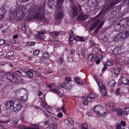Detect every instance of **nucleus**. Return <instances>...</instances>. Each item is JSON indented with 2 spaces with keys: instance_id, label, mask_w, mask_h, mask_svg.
<instances>
[{
  "instance_id": "obj_3",
  "label": "nucleus",
  "mask_w": 129,
  "mask_h": 129,
  "mask_svg": "<svg viewBox=\"0 0 129 129\" xmlns=\"http://www.w3.org/2000/svg\"><path fill=\"white\" fill-rule=\"evenodd\" d=\"M27 12L26 7H21L18 9L16 12V16L21 19H23L25 16V13Z\"/></svg>"
},
{
  "instance_id": "obj_31",
  "label": "nucleus",
  "mask_w": 129,
  "mask_h": 129,
  "mask_svg": "<svg viewBox=\"0 0 129 129\" xmlns=\"http://www.w3.org/2000/svg\"><path fill=\"white\" fill-rule=\"evenodd\" d=\"M115 81L113 80H111L108 83V84L110 86L112 87H113L115 86Z\"/></svg>"
},
{
  "instance_id": "obj_46",
  "label": "nucleus",
  "mask_w": 129,
  "mask_h": 129,
  "mask_svg": "<svg viewBox=\"0 0 129 129\" xmlns=\"http://www.w3.org/2000/svg\"><path fill=\"white\" fill-rule=\"evenodd\" d=\"M66 121H67L71 124L72 125L74 124V122L73 121L71 118L68 119Z\"/></svg>"
},
{
  "instance_id": "obj_2",
  "label": "nucleus",
  "mask_w": 129,
  "mask_h": 129,
  "mask_svg": "<svg viewBox=\"0 0 129 129\" xmlns=\"http://www.w3.org/2000/svg\"><path fill=\"white\" fill-rule=\"evenodd\" d=\"M7 79L12 83L16 82L19 78V75L16 73L13 74L7 73L6 75Z\"/></svg>"
},
{
  "instance_id": "obj_37",
  "label": "nucleus",
  "mask_w": 129,
  "mask_h": 129,
  "mask_svg": "<svg viewBox=\"0 0 129 129\" xmlns=\"http://www.w3.org/2000/svg\"><path fill=\"white\" fill-rule=\"evenodd\" d=\"M101 106L100 105H98L94 107V111L97 114L98 112H99V110L100 107Z\"/></svg>"
},
{
  "instance_id": "obj_40",
  "label": "nucleus",
  "mask_w": 129,
  "mask_h": 129,
  "mask_svg": "<svg viewBox=\"0 0 129 129\" xmlns=\"http://www.w3.org/2000/svg\"><path fill=\"white\" fill-rule=\"evenodd\" d=\"M0 12H1V14L4 15V14L6 12V10L4 7H3L1 8H0Z\"/></svg>"
},
{
  "instance_id": "obj_61",
  "label": "nucleus",
  "mask_w": 129,
  "mask_h": 129,
  "mask_svg": "<svg viewBox=\"0 0 129 129\" xmlns=\"http://www.w3.org/2000/svg\"><path fill=\"white\" fill-rule=\"evenodd\" d=\"M113 6V5H112L111 3H110L109 4L107 7V8L109 10L110 9L111 7Z\"/></svg>"
},
{
  "instance_id": "obj_30",
  "label": "nucleus",
  "mask_w": 129,
  "mask_h": 129,
  "mask_svg": "<svg viewBox=\"0 0 129 129\" xmlns=\"http://www.w3.org/2000/svg\"><path fill=\"white\" fill-rule=\"evenodd\" d=\"M54 0H48V2H47V4L50 8L53 6L55 4V1H54Z\"/></svg>"
},
{
  "instance_id": "obj_48",
  "label": "nucleus",
  "mask_w": 129,
  "mask_h": 129,
  "mask_svg": "<svg viewBox=\"0 0 129 129\" xmlns=\"http://www.w3.org/2000/svg\"><path fill=\"white\" fill-rule=\"evenodd\" d=\"M52 92L60 94V91L59 90L56 89H53L52 91Z\"/></svg>"
},
{
  "instance_id": "obj_27",
  "label": "nucleus",
  "mask_w": 129,
  "mask_h": 129,
  "mask_svg": "<svg viewBox=\"0 0 129 129\" xmlns=\"http://www.w3.org/2000/svg\"><path fill=\"white\" fill-rule=\"evenodd\" d=\"M64 1V0H56L57 7V8H60L62 6Z\"/></svg>"
},
{
  "instance_id": "obj_1",
  "label": "nucleus",
  "mask_w": 129,
  "mask_h": 129,
  "mask_svg": "<svg viewBox=\"0 0 129 129\" xmlns=\"http://www.w3.org/2000/svg\"><path fill=\"white\" fill-rule=\"evenodd\" d=\"M30 8H29L28 10L30 13H36L35 17L38 20L43 21V20H46V18L44 17L43 15L44 14L43 12L42 16H41V13L43 10L42 6L40 5H38L35 6L34 4H32Z\"/></svg>"
},
{
  "instance_id": "obj_10",
  "label": "nucleus",
  "mask_w": 129,
  "mask_h": 129,
  "mask_svg": "<svg viewBox=\"0 0 129 129\" xmlns=\"http://www.w3.org/2000/svg\"><path fill=\"white\" fill-rule=\"evenodd\" d=\"M72 15L74 17H75L78 14V10L76 6L74 5L72 6Z\"/></svg>"
},
{
  "instance_id": "obj_5",
  "label": "nucleus",
  "mask_w": 129,
  "mask_h": 129,
  "mask_svg": "<svg viewBox=\"0 0 129 129\" xmlns=\"http://www.w3.org/2000/svg\"><path fill=\"white\" fill-rule=\"evenodd\" d=\"M120 23L123 30L128 28L129 25V19L127 17L126 19H122L120 20Z\"/></svg>"
},
{
  "instance_id": "obj_19",
  "label": "nucleus",
  "mask_w": 129,
  "mask_h": 129,
  "mask_svg": "<svg viewBox=\"0 0 129 129\" xmlns=\"http://www.w3.org/2000/svg\"><path fill=\"white\" fill-rule=\"evenodd\" d=\"M19 119L13 117L9 119L7 121L8 122H9L11 124H16L19 121Z\"/></svg>"
},
{
  "instance_id": "obj_15",
  "label": "nucleus",
  "mask_w": 129,
  "mask_h": 129,
  "mask_svg": "<svg viewBox=\"0 0 129 129\" xmlns=\"http://www.w3.org/2000/svg\"><path fill=\"white\" fill-rule=\"evenodd\" d=\"M33 71L28 69H25L24 72L25 75L29 77H31L33 76Z\"/></svg>"
},
{
  "instance_id": "obj_47",
  "label": "nucleus",
  "mask_w": 129,
  "mask_h": 129,
  "mask_svg": "<svg viewBox=\"0 0 129 129\" xmlns=\"http://www.w3.org/2000/svg\"><path fill=\"white\" fill-rule=\"evenodd\" d=\"M49 54L48 53H43L42 55V56L45 58H47L48 57Z\"/></svg>"
},
{
  "instance_id": "obj_41",
  "label": "nucleus",
  "mask_w": 129,
  "mask_h": 129,
  "mask_svg": "<svg viewBox=\"0 0 129 129\" xmlns=\"http://www.w3.org/2000/svg\"><path fill=\"white\" fill-rule=\"evenodd\" d=\"M120 69L119 68H115L114 71V73L115 74H119L120 72Z\"/></svg>"
},
{
  "instance_id": "obj_36",
  "label": "nucleus",
  "mask_w": 129,
  "mask_h": 129,
  "mask_svg": "<svg viewBox=\"0 0 129 129\" xmlns=\"http://www.w3.org/2000/svg\"><path fill=\"white\" fill-rule=\"evenodd\" d=\"M13 52L12 51H11L8 52L6 56L7 57L9 58V57L11 56L13 54Z\"/></svg>"
},
{
  "instance_id": "obj_52",
  "label": "nucleus",
  "mask_w": 129,
  "mask_h": 129,
  "mask_svg": "<svg viewBox=\"0 0 129 129\" xmlns=\"http://www.w3.org/2000/svg\"><path fill=\"white\" fill-rule=\"evenodd\" d=\"M106 64L107 66H110L112 64V63L110 61L108 60L106 62Z\"/></svg>"
},
{
  "instance_id": "obj_58",
  "label": "nucleus",
  "mask_w": 129,
  "mask_h": 129,
  "mask_svg": "<svg viewBox=\"0 0 129 129\" xmlns=\"http://www.w3.org/2000/svg\"><path fill=\"white\" fill-rule=\"evenodd\" d=\"M104 13H105L104 12L103 10H102L98 15L97 16L99 17L102 14H104Z\"/></svg>"
},
{
  "instance_id": "obj_64",
  "label": "nucleus",
  "mask_w": 129,
  "mask_h": 129,
  "mask_svg": "<svg viewBox=\"0 0 129 129\" xmlns=\"http://www.w3.org/2000/svg\"><path fill=\"white\" fill-rule=\"evenodd\" d=\"M121 126L120 124H118L116 126V129H121Z\"/></svg>"
},
{
  "instance_id": "obj_17",
  "label": "nucleus",
  "mask_w": 129,
  "mask_h": 129,
  "mask_svg": "<svg viewBox=\"0 0 129 129\" xmlns=\"http://www.w3.org/2000/svg\"><path fill=\"white\" fill-rule=\"evenodd\" d=\"M22 107L20 103L17 104L13 106V109L11 111L16 112V111H20Z\"/></svg>"
},
{
  "instance_id": "obj_21",
  "label": "nucleus",
  "mask_w": 129,
  "mask_h": 129,
  "mask_svg": "<svg viewBox=\"0 0 129 129\" xmlns=\"http://www.w3.org/2000/svg\"><path fill=\"white\" fill-rule=\"evenodd\" d=\"M121 81L123 84L127 85L129 84V80L125 77L121 78Z\"/></svg>"
},
{
  "instance_id": "obj_11",
  "label": "nucleus",
  "mask_w": 129,
  "mask_h": 129,
  "mask_svg": "<svg viewBox=\"0 0 129 129\" xmlns=\"http://www.w3.org/2000/svg\"><path fill=\"white\" fill-rule=\"evenodd\" d=\"M45 115L48 118V121L50 122H56L57 119L56 118L51 115L48 114L44 112Z\"/></svg>"
},
{
  "instance_id": "obj_59",
  "label": "nucleus",
  "mask_w": 129,
  "mask_h": 129,
  "mask_svg": "<svg viewBox=\"0 0 129 129\" xmlns=\"http://www.w3.org/2000/svg\"><path fill=\"white\" fill-rule=\"evenodd\" d=\"M113 43L112 42H110L108 44V46L109 47H111L112 46H113Z\"/></svg>"
},
{
  "instance_id": "obj_35",
  "label": "nucleus",
  "mask_w": 129,
  "mask_h": 129,
  "mask_svg": "<svg viewBox=\"0 0 129 129\" xmlns=\"http://www.w3.org/2000/svg\"><path fill=\"white\" fill-rule=\"evenodd\" d=\"M122 111L125 115H127L129 114V108L127 107L126 108H123Z\"/></svg>"
},
{
  "instance_id": "obj_6",
  "label": "nucleus",
  "mask_w": 129,
  "mask_h": 129,
  "mask_svg": "<svg viewBox=\"0 0 129 129\" xmlns=\"http://www.w3.org/2000/svg\"><path fill=\"white\" fill-rule=\"evenodd\" d=\"M61 6L60 8H57L58 10L56 12L55 17L57 20L61 19L63 17V11L61 8Z\"/></svg>"
},
{
  "instance_id": "obj_20",
  "label": "nucleus",
  "mask_w": 129,
  "mask_h": 129,
  "mask_svg": "<svg viewBox=\"0 0 129 129\" xmlns=\"http://www.w3.org/2000/svg\"><path fill=\"white\" fill-rule=\"evenodd\" d=\"M78 20L82 21L85 20L88 18V16L87 15H78L77 17Z\"/></svg>"
},
{
  "instance_id": "obj_63",
  "label": "nucleus",
  "mask_w": 129,
  "mask_h": 129,
  "mask_svg": "<svg viewBox=\"0 0 129 129\" xmlns=\"http://www.w3.org/2000/svg\"><path fill=\"white\" fill-rule=\"evenodd\" d=\"M119 88H117L116 89V91L115 92V94L116 95H117L119 94Z\"/></svg>"
},
{
  "instance_id": "obj_8",
  "label": "nucleus",
  "mask_w": 129,
  "mask_h": 129,
  "mask_svg": "<svg viewBox=\"0 0 129 129\" xmlns=\"http://www.w3.org/2000/svg\"><path fill=\"white\" fill-rule=\"evenodd\" d=\"M95 81L99 87L100 91L104 90L107 89L105 85L103 84V82L102 80L96 78L95 79Z\"/></svg>"
},
{
  "instance_id": "obj_16",
  "label": "nucleus",
  "mask_w": 129,
  "mask_h": 129,
  "mask_svg": "<svg viewBox=\"0 0 129 129\" xmlns=\"http://www.w3.org/2000/svg\"><path fill=\"white\" fill-rule=\"evenodd\" d=\"M121 28L122 27L120 23H118L115 24L114 26V30L116 31H119L123 30Z\"/></svg>"
},
{
  "instance_id": "obj_28",
  "label": "nucleus",
  "mask_w": 129,
  "mask_h": 129,
  "mask_svg": "<svg viewBox=\"0 0 129 129\" xmlns=\"http://www.w3.org/2000/svg\"><path fill=\"white\" fill-rule=\"evenodd\" d=\"M71 33L69 36V40L70 43L73 42L75 39V38L74 37V33H73L72 31H71Z\"/></svg>"
},
{
  "instance_id": "obj_23",
  "label": "nucleus",
  "mask_w": 129,
  "mask_h": 129,
  "mask_svg": "<svg viewBox=\"0 0 129 129\" xmlns=\"http://www.w3.org/2000/svg\"><path fill=\"white\" fill-rule=\"evenodd\" d=\"M113 52L115 55L119 54L121 52L120 49L119 47L115 48L113 49Z\"/></svg>"
},
{
  "instance_id": "obj_22",
  "label": "nucleus",
  "mask_w": 129,
  "mask_h": 129,
  "mask_svg": "<svg viewBox=\"0 0 129 129\" xmlns=\"http://www.w3.org/2000/svg\"><path fill=\"white\" fill-rule=\"evenodd\" d=\"M75 40L77 41H83L86 40L85 37H80L78 36H76L75 38Z\"/></svg>"
},
{
  "instance_id": "obj_55",
  "label": "nucleus",
  "mask_w": 129,
  "mask_h": 129,
  "mask_svg": "<svg viewBox=\"0 0 129 129\" xmlns=\"http://www.w3.org/2000/svg\"><path fill=\"white\" fill-rule=\"evenodd\" d=\"M120 124L121 125L123 126H125L126 125L125 122L124 121H121L120 122Z\"/></svg>"
},
{
  "instance_id": "obj_33",
  "label": "nucleus",
  "mask_w": 129,
  "mask_h": 129,
  "mask_svg": "<svg viewBox=\"0 0 129 129\" xmlns=\"http://www.w3.org/2000/svg\"><path fill=\"white\" fill-rule=\"evenodd\" d=\"M42 106L44 108L47 109L48 108V106L46 103V102L44 100L42 102Z\"/></svg>"
},
{
  "instance_id": "obj_25",
  "label": "nucleus",
  "mask_w": 129,
  "mask_h": 129,
  "mask_svg": "<svg viewBox=\"0 0 129 129\" xmlns=\"http://www.w3.org/2000/svg\"><path fill=\"white\" fill-rule=\"evenodd\" d=\"M75 81L77 84H82L83 83V81L82 79L79 77H76L74 79Z\"/></svg>"
},
{
  "instance_id": "obj_7",
  "label": "nucleus",
  "mask_w": 129,
  "mask_h": 129,
  "mask_svg": "<svg viewBox=\"0 0 129 129\" xmlns=\"http://www.w3.org/2000/svg\"><path fill=\"white\" fill-rule=\"evenodd\" d=\"M121 10V7L119 6H118L113 7L111 10V15L114 16L117 14Z\"/></svg>"
},
{
  "instance_id": "obj_43",
  "label": "nucleus",
  "mask_w": 129,
  "mask_h": 129,
  "mask_svg": "<svg viewBox=\"0 0 129 129\" xmlns=\"http://www.w3.org/2000/svg\"><path fill=\"white\" fill-rule=\"evenodd\" d=\"M67 85V84L66 83L63 82L59 84V86H60L63 88H65L66 87Z\"/></svg>"
},
{
  "instance_id": "obj_42",
  "label": "nucleus",
  "mask_w": 129,
  "mask_h": 129,
  "mask_svg": "<svg viewBox=\"0 0 129 129\" xmlns=\"http://www.w3.org/2000/svg\"><path fill=\"white\" fill-rule=\"evenodd\" d=\"M116 110L117 114L119 116H121L122 114V112H121V110L119 109H117Z\"/></svg>"
},
{
  "instance_id": "obj_14",
  "label": "nucleus",
  "mask_w": 129,
  "mask_h": 129,
  "mask_svg": "<svg viewBox=\"0 0 129 129\" xmlns=\"http://www.w3.org/2000/svg\"><path fill=\"white\" fill-rule=\"evenodd\" d=\"M107 111L106 108L102 106L100 112H99V116H102L107 115Z\"/></svg>"
},
{
  "instance_id": "obj_60",
  "label": "nucleus",
  "mask_w": 129,
  "mask_h": 129,
  "mask_svg": "<svg viewBox=\"0 0 129 129\" xmlns=\"http://www.w3.org/2000/svg\"><path fill=\"white\" fill-rule=\"evenodd\" d=\"M63 59L61 57H60L59 58V60L58 62L60 64H62L63 63Z\"/></svg>"
},
{
  "instance_id": "obj_9",
  "label": "nucleus",
  "mask_w": 129,
  "mask_h": 129,
  "mask_svg": "<svg viewBox=\"0 0 129 129\" xmlns=\"http://www.w3.org/2000/svg\"><path fill=\"white\" fill-rule=\"evenodd\" d=\"M13 100H11L6 102L5 103V106L8 109H9L12 111L13 109V105L14 104Z\"/></svg>"
},
{
  "instance_id": "obj_12",
  "label": "nucleus",
  "mask_w": 129,
  "mask_h": 129,
  "mask_svg": "<svg viewBox=\"0 0 129 129\" xmlns=\"http://www.w3.org/2000/svg\"><path fill=\"white\" fill-rule=\"evenodd\" d=\"M45 31V29H43L41 31H39L38 33L39 34L36 35L35 38L36 39H39L40 40H42L44 39V35L43 34L45 33L44 31Z\"/></svg>"
},
{
  "instance_id": "obj_38",
  "label": "nucleus",
  "mask_w": 129,
  "mask_h": 129,
  "mask_svg": "<svg viewBox=\"0 0 129 129\" xmlns=\"http://www.w3.org/2000/svg\"><path fill=\"white\" fill-rule=\"evenodd\" d=\"M100 92L104 96H106L107 94V89L104 90H100Z\"/></svg>"
},
{
  "instance_id": "obj_4",
  "label": "nucleus",
  "mask_w": 129,
  "mask_h": 129,
  "mask_svg": "<svg viewBox=\"0 0 129 129\" xmlns=\"http://www.w3.org/2000/svg\"><path fill=\"white\" fill-rule=\"evenodd\" d=\"M95 97V94L93 93L89 94L88 96L85 95L82 97L83 99H84L83 101V103L84 105H87L89 102H91L92 99H94Z\"/></svg>"
},
{
  "instance_id": "obj_53",
  "label": "nucleus",
  "mask_w": 129,
  "mask_h": 129,
  "mask_svg": "<svg viewBox=\"0 0 129 129\" xmlns=\"http://www.w3.org/2000/svg\"><path fill=\"white\" fill-rule=\"evenodd\" d=\"M5 41L3 39L0 40V45H2L5 43Z\"/></svg>"
},
{
  "instance_id": "obj_50",
  "label": "nucleus",
  "mask_w": 129,
  "mask_h": 129,
  "mask_svg": "<svg viewBox=\"0 0 129 129\" xmlns=\"http://www.w3.org/2000/svg\"><path fill=\"white\" fill-rule=\"evenodd\" d=\"M81 6L79 5H78V7L79 10V13L81 14L82 13V10Z\"/></svg>"
},
{
  "instance_id": "obj_24",
  "label": "nucleus",
  "mask_w": 129,
  "mask_h": 129,
  "mask_svg": "<svg viewBox=\"0 0 129 129\" xmlns=\"http://www.w3.org/2000/svg\"><path fill=\"white\" fill-rule=\"evenodd\" d=\"M121 38L120 33H119L115 36V37L114 38L113 41L115 42H117Z\"/></svg>"
},
{
  "instance_id": "obj_49",
  "label": "nucleus",
  "mask_w": 129,
  "mask_h": 129,
  "mask_svg": "<svg viewBox=\"0 0 129 129\" xmlns=\"http://www.w3.org/2000/svg\"><path fill=\"white\" fill-rule=\"evenodd\" d=\"M26 43L30 46H33L35 44V43L34 42H28Z\"/></svg>"
},
{
  "instance_id": "obj_13",
  "label": "nucleus",
  "mask_w": 129,
  "mask_h": 129,
  "mask_svg": "<svg viewBox=\"0 0 129 129\" xmlns=\"http://www.w3.org/2000/svg\"><path fill=\"white\" fill-rule=\"evenodd\" d=\"M120 33L122 38H125L129 36V30H126Z\"/></svg>"
},
{
  "instance_id": "obj_18",
  "label": "nucleus",
  "mask_w": 129,
  "mask_h": 129,
  "mask_svg": "<svg viewBox=\"0 0 129 129\" xmlns=\"http://www.w3.org/2000/svg\"><path fill=\"white\" fill-rule=\"evenodd\" d=\"M100 21L99 19L96 20V21L89 27V29L92 31L95 28Z\"/></svg>"
},
{
  "instance_id": "obj_56",
  "label": "nucleus",
  "mask_w": 129,
  "mask_h": 129,
  "mask_svg": "<svg viewBox=\"0 0 129 129\" xmlns=\"http://www.w3.org/2000/svg\"><path fill=\"white\" fill-rule=\"evenodd\" d=\"M104 23V21H103L100 23V24L98 25V26L100 28L102 27Z\"/></svg>"
},
{
  "instance_id": "obj_29",
  "label": "nucleus",
  "mask_w": 129,
  "mask_h": 129,
  "mask_svg": "<svg viewBox=\"0 0 129 129\" xmlns=\"http://www.w3.org/2000/svg\"><path fill=\"white\" fill-rule=\"evenodd\" d=\"M57 123H51L49 125L50 129H57Z\"/></svg>"
},
{
  "instance_id": "obj_57",
  "label": "nucleus",
  "mask_w": 129,
  "mask_h": 129,
  "mask_svg": "<svg viewBox=\"0 0 129 129\" xmlns=\"http://www.w3.org/2000/svg\"><path fill=\"white\" fill-rule=\"evenodd\" d=\"M54 83H50L49 84L47 85V87H48V88H52L53 87V86L54 85Z\"/></svg>"
},
{
  "instance_id": "obj_44",
  "label": "nucleus",
  "mask_w": 129,
  "mask_h": 129,
  "mask_svg": "<svg viewBox=\"0 0 129 129\" xmlns=\"http://www.w3.org/2000/svg\"><path fill=\"white\" fill-rule=\"evenodd\" d=\"M60 33L59 31H54L52 33V35L54 36H57Z\"/></svg>"
},
{
  "instance_id": "obj_34",
  "label": "nucleus",
  "mask_w": 129,
  "mask_h": 129,
  "mask_svg": "<svg viewBox=\"0 0 129 129\" xmlns=\"http://www.w3.org/2000/svg\"><path fill=\"white\" fill-rule=\"evenodd\" d=\"M94 58V55L93 53H91L88 56L87 59L89 62L92 61L93 59Z\"/></svg>"
},
{
  "instance_id": "obj_54",
  "label": "nucleus",
  "mask_w": 129,
  "mask_h": 129,
  "mask_svg": "<svg viewBox=\"0 0 129 129\" xmlns=\"http://www.w3.org/2000/svg\"><path fill=\"white\" fill-rule=\"evenodd\" d=\"M0 29H2L1 30V32L5 33L6 32V30L4 27H2L0 28Z\"/></svg>"
},
{
  "instance_id": "obj_32",
  "label": "nucleus",
  "mask_w": 129,
  "mask_h": 129,
  "mask_svg": "<svg viewBox=\"0 0 129 129\" xmlns=\"http://www.w3.org/2000/svg\"><path fill=\"white\" fill-rule=\"evenodd\" d=\"M27 96L25 95L21 97V99H20V101L23 103L25 102L27 100Z\"/></svg>"
},
{
  "instance_id": "obj_39",
  "label": "nucleus",
  "mask_w": 129,
  "mask_h": 129,
  "mask_svg": "<svg viewBox=\"0 0 129 129\" xmlns=\"http://www.w3.org/2000/svg\"><path fill=\"white\" fill-rule=\"evenodd\" d=\"M119 2V0H112L110 3L113 5V6L118 4Z\"/></svg>"
},
{
  "instance_id": "obj_45",
  "label": "nucleus",
  "mask_w": 129,
  "mask_h": 129,
  "mask_svg": "<svg viewBox=\"0 0 129 129\" xmlns=\"http://www.w3.org/2000/svg\"><path fill=\"white\" fill-rule=\"evenodd\" d=\"M81 128L82 129H87L88 127L87 124L84 123L82 124Z\"/></svg>"
},
{
  "instance_id": "obj_51",
  "label": "nucleus",
  "mask_w": 129,
  "mask_h": 129,
  "mask_svg": "<svg viewBox=\"0 0 129 129\" xmlns=\"http://www.w3.org/2000/svg\"><path fill=\"white\" fill-rule=\"evenodd\" d=\"M40 52V51L39 50H36L34 51L33 54L35 55H37L39 54Z\"/></svg>"
},
{
  "instance_id": "obj_26",
  "label": "nucleus",
  "mask_w": 129,
  "mask_h": 129,
  "mask_svg": "<svg viewBox=\"0 0 129 129\" xmlns=\"http://www.w3.org/2000/svg\"><path fill=\"white\" fill-rule=\"evenodd\" d=\"M108 106L112 111H116V108L114 107V104L112 102H110Z\"/></svg>"
},
{
  "instance_id": "obj_62",
  "label": "nucleus",
  "mask_w": 129,
  "mask_h": 129,
  "mask_svg": "<svg viewBox=\"0 0 129 129\" xmlns=\"http://www.w3.org/2000/svg\"><path fill=\"white\" fill-rule=\"evenodd\" d=\"M58 117L59 118H61L62 116V114L61 113H58L57 114Z\"/></svg>"
}]
</instances>
